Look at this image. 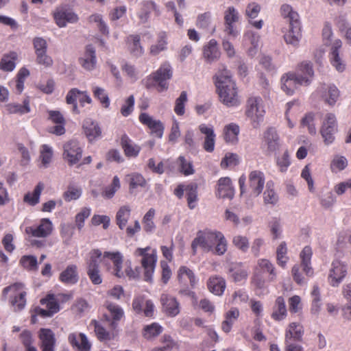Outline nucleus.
I'll use <instances>...</instances> for the list:
<instances>
[{
	"instance_id": "nucleus-41",
	"label": "nucleus",
	"mask_w": 351,
	"mask_h": 351,
	"mask_svg": "<svg viewBox=\"0 0 351 351\" xmlns=\"http://www.w3.org/2000/svg\"><path fill=\"white\" fill-rule=\"evenodd\" d=\"M128 49L130 53L135 57H140L144 53V49L140 43L138 35H130L126 38Z\"/></svg>"
},
{
	"instance_id": "nucleus-20",
	"label": "nucleus",
	"mask_w": 351,
	"mask_h": 351,
	"mask_svg": "<svg viewBox=\"0 0 351 351\" xmlns=\"http://www.w3.org/2000/svg\"><path fill=\"white\" fill-rule=\"evenodd\" d=\"M80 64L86 71H93L97 64L96 51L92 45H86L84 53L79 58Z\"/></svg>"
},
{
	"instance_id": "nucleus-48",
	"label": "nucleus",
	"mask_w": 351,
	"mask_h": 351,
	"mask_svg": "<svg viewBox=\"0 0 351 351\" xmlns=\"http://www.w3.org/2000/svg\"><path fill=\"white\" fill-rule=\"evenodd\" d=\"M103 254L100 250L94 249L92 250L88 255V258L86 259V268L87 269H94V268H99V263L101 262L103 263L102 261Z\"/></svg>"
},
{
	"instance_id": "nucleus-34",
	"label": "nucleus",
	"mask_w": 351,
	"mask_h": 351,
	"mask_svg": "<svg viewBox=\"0 0 351 351\" xmlns=\"http://www.w3.org/2000/svg\"><path fill=\"white\" fill-rule=\"evenodd\" d=\"M220 54L217 42L215 39L210 40L208 44L204 47L203 55L206 62L209 63L217 60Z\"/></svg>"
},
{
	"instance_id": "nucleus-29",
	"label": "nucleus",
	"mask_w": 351,
	"mask_h": 351,
	"mask_svg": "<svg viewBox=\"0 0 351 351\" xmlns=\"http://www.w3.org/2000/svg\"><path fill=\"white\" fill-rule=\"evenodd\" d=\"M59 280L65 285H75L79 280L77 267L69 265L60 274Z\"/></svg>"
},
{
	"instance_id": "nucleus-13",
	"label": "nucleus",
	"mask_w": 351,
	"mask_h": 351,
	"mask_svg": "<svg viewBox=\"0 0 351 351\" xmlns=\"http://www.w3.org/2000/svg\"><path fill=\"white\" fill-rule=\"evenodd\" d=\"M53 229L51 221L48 218H43L38 224L27 227L25 232L34 237L46 238L51 234Z\"/></svg>"
},
{
	"instance_id": "nucleus-59",
	"label": "nucleus",
	"mask_w": 351,
	"mask_h": 351,
	"mask_svg": "<svg viewBox=\"0 0 351 351\" xmlns=\"http://www.w3.org/2000/svg\"><path fill=\"white\" fill-rule=\"evenodd\" d=\"M287 244L285 241L281 242L277 247L276 250V258L278 264L285 268L289 260V257L287 256Z\"/></svg>"
},
{
	"instance_id": "nucleus-42",
	"label": "nucleus",
	"mask_w": 351,
	"mask_h": 351,
	"mask_svg": "<svg viewBox=\"0 0 351 351\" xmlns=\"http://www.w3.org/2000/svg\"><path fill=\"white\" fill-rule=\"evenodd\" d=\"M5 110L10 114H25L29 113L31 111L29 106V97L25 98L23 104L17 103H10L5 106Z\"/></svg>"
},
{
	"instance_id": "nucleus-28",
	"label": "nucleus",
	"mask_w": 351,
	"mask_h": 351,
	"mask_svg": "<svg viewBox=\"0 0 351 351\" xmlns=\"http://www.w3.org/2000/svg\"><path fill=\"white\" fill-rule=\"evenodd\" d=\"M54 19L60 27H65L67 23H75L77 16L73 12L64 8L58 9L54 13Z\"/></svg>"
},
{
	"instance_id": "nucleus-60",
	"label": "nucleus",
	"mask_w": 351,
	"mask_h": 351,
	"mask_svg": "<svg viewBox=\"0 0 351 351\" xmlns=\"http://www.w3.org/2000/svg\"><path fill=\"white\" fill-rule=\"evenodd\" d=\"M88 20L90 23L96 24L101 34L106 36L109 34V28L106 22L104 21L101 15L99 14H92L89 16Z\"/></svg>"
},
{
	"instance_id": "nucleus-52",
	"label": "nucleus",
	"mask_w": 351,
	"mask_h": 351,
	"mask_svg": "<svg viewBox=\"0 0 351 351\" xmlns=\"http://www.w3.org/2000/svg\"><path fill=\"white\" fill-rule=\"evenodd\" d=\"M185 191L187 198L188 206L191 209L196 206L197 201V186L195 183L188 184L185 187Z\"/></svg>"
},
{
	"instance_id": "nucleus-35",
	"label": "nucleus",
	"mask_w": 351,
	"mask_h": 351,
	"mask_svg": "<svg viewBox=\"0 0 351 351\" xmlns=\"http://www.w3.org/2000/svg\"><path fill=\"white\" fill-rule=\"evenodd\" d=\"M19 341L24 348V351H38L35 346V338L29 330H23L19 335Z\"/></svg>"
},
{
	"instance_id": "nucleus-31",
	"label": "nucleus",
	"mask_w": 351,
	"mask_h": 351,
	"mask_svg": "<svg viewBox=\"0 0 351 351\" xmlns=\"http://www.w3.org/2000/svg\"><path fill=\"white\" fill-rule=\"evenodd\" d=\"M243 39L245 45L250 44L251 45L247 49L248 55L252 57L255 56L259 46V34L252 30H247L243 35Z\"/></svg>"
},
{
	"instance_id": "nucleus-53",
	"label": "nucleus",
	"mask_w": 351,
	"mask_h": 351,
	"mask_svg": "<svg viewBox=\"0 0 351 351\" xmlns=\"http://www.w3.org/2000/svg\"><path fill=\"white\" fill-rule=\"evenodd\" d=\"M215 244L216 245H213V249L210 252L219 256L223 255L227 251L228 243L223 234L220 232H217Z\"/></svg>"
},
{
	"instance_id": "nucleus-43",
	"label": "nucleus",
	"mask_w": 351,
	"mask_h": 351,
	"mask_svg": "<svg viewBox=\"0 0 351 351\" xmlns=\"http://www.w3.org/2000/svg\"><path fill=\"white\" fill-rule=\"evenodd\" d=\"M121 143L127 156L136 157L138 155L141 147L134 144L127 135L125 134L121 137Z\"/></svg>"
},
{
	"instance_id": "nucleus-37",
	"label": "nucleus",
	"mask_w": 351,
	"mask_h": 351,
	"mask_svg": "<svg viewBox=\"0 0 351 351\" xmlns=\"http://www.w3.org/2000/svg\"><path fill=\"white\" fill-rule=\"evenodd\" d=\"M287 315V306L285 299L279 296L276 298L275 304L272 308L271 318L275 321H282Z\"/></svg>"
},
{
	"instance_id": "nucleus-15",
	"label": "nucleus",
	"mask_w": 351,
	"mask_h": 351,
	"mask_svg": "<svg viewBox=\"0 0 351 351\" xmlns=\"http://www.w3.org/2000/svg\"><path fill=\"white\" fill-rule=\"evenodd\" d=\"M248 178L250 197H258L262 193L264 188L265 182L264 173L258 170L252 171L250 173Z\"/></svg>"
},
{
	"instance_id": "nucleus-4",
	"label": "nucleus",
	"mask_w": 351,
	"mask_h": 351,
	"mask_svg": "<svg viewBox=\"0 0 351 351\" xmlns=\"http://www.w3.org/2000/svg\"><path fill=\"white\" fill-rule=\"evenodd\" d=\"M172 67L169 62H164L151 75L147 76L143 82L145 86L149 89L156 86L159 93L165 91L169 88L168 81L172 77Z\"/></svg>"
},
{
	"instance_id": "nucleus-23",
	"label": "nucleus",
	"mask_w": 351,
	"mask_h": 351,
	"mask_svg": "<svg viewBox=\"0 0 351 351\" xmlns=\"http://www.w3.org/2000/svg\"><path fill=\"white\" fill-rule=\"evenodd\" d=\"M110 269L112 274L119 278L128 276L130 279H135L139 277L138 270L137 269L136 270L132 269L130 261L119 264V265L114 268H110Z\"/></svg>"
},
{
	"instance_id": "nucleus-24",
	"label": "nucleus",
	"mask_w": 351,
	"mask_h": 351,
	"mask_svg": "<svg viewBox=\"0 0 351 351\" xmlns=\"http://www.w3.org/2000/svg\"><path fill=\"white\" fill-rule=\"evenodd\" d=\"M42 351H55L56 338L53 332L49 328H41L38 334Z\"/></svg>"
},
{
	"instance_id": "nucleus-2",
	"label": "nucleus",
	"mask_w": 351,
	"mask_h": 351,
	"mask_svg": "<svg viewBox=\"0 0 351 351\" xmlns=\"http://www.w3.org/2000/svg\"><path fill=\"white\" fill-rule=\"evenodd\" d=\"M215 86L220 101L228 107H235L240 104L235 82L230 72L226 69L219 71L215 75Z\"/></svg>"
},
{
	"instance_id": "nucleus-33",
	"label": "nucleus",
	"mask_w": 351,
	"mask_h": 351,
	"mask_svg": "<svg viewBox=\"0 0 351 351\" xmlns=\"http://www.w3.org/2000/svg\"><path fill=\"white\" fill-rule=\"evenodd\" d=\"M83 128L84 133L90 141L95 140L101 134V128L98 123L88 118L84 121Z\"/></svg>"
},
{
	"instance_id": "nucleus-6",
	"label": "nucleus",
	"mask_w": 351,
	"mask_h": 351,
	"mask_svg": "<svg viewBox=\"0 0 351 351\" xmlns=\"http://www.w3.org/2000/svg\"><path fill=\"white\" fill-rule=\"evenodd\" d=\"M245 114L253 128H258L263 121L265 114L262 98L259 96L249 97L246 102Z\"/></svg>"
},
{
	"instance_id": "nucleus-49",
	"label": "nucleus",
	"mask_w": 351,
	"mask_h": 351,
	"mask_svg": "<svg viewBox=\"0 0 351 351\" xmlns=\"http://www.w3.org/2000/svg\"><path fill=\"white\" fill-rule=\"evenodd\" d=\"M239 131V126L236 123H232L226 125L223 129L225 141L231 143L237 142Z\"/></svg>"
},
{
	"instance_id": "nucleus-14",
	"label": "nucleus",
	"mask_w": 351,
	"mask_h": 351,
	"mask_svg": "<svg viewBox=\"0 0 351 351\" xmlns=\"http://www.w3.org/2000/svg\"><path fill=\"white\" fill-rule=\"evenodd\" d=\"M341 46V40H335L332 44L328 56L331 65L339 73L343 72L346 68V62L339 54Z\"/></svg>"
},
{
	"instance_id": "nucleus-38",
	"label": "nucleus",
	"mask_w": 351,
	"mask_h": 351,
	"mask_svg": "<svg viewBox=\"0 0 351 351\" xmlns=\"http://www.w3.org/2000/svg\"><path fill=\"white\" fill-rule=\"evenodd\" d=\"M303 335L304 330L301 324L296 322L290 323L286 329L285 341H302Z\"/></svg>"
},
{
	"instance_id": "nucleus-22",
	"label": "nucleus",
	"mask_w": 351,
	"mask_h": 351,
	"mask_svg": "<svg viewBox=\"0 0 351 351\" xmlns=\"http://www.w3.org/2000/svg\"><path fill=\"white\" fill-rule=\"evenodd\" d=\"M228 274L235 282L245 281L248 276L247 269L241 262L230 263L228 266Z\"/></svg>"
},
{
	"instance_id": "nucleus-9",
	"label": "nucleus",
	"mask_w": 351,
	"mask_h": 351,
	"mask_svg": "<svg viewBox=\"0 0 351 351\" xmlns=\"http://www.w3.org/2000/svg\"><path fill=\"white\" fill-rule=\"evenodd\" d=\"M281 147V141L275 128L269 127L263 133L262 149L268 154L276 153Z\"/></svg>"
},
{
	"instance_id": "nucleus-63",
	"label": "nucleus",
	"mask_w": 351,
	"mask_h": 351,
	"mask_svg": "<svg viewBox=\"0 0 351 351\" xmlns=\"http://www.w3.org/2000/svg\"><path fill=\"white\" fill-rule=\"evenodd\" d=\"M252 284L258 294H261L267 290L266 280L256 271L252 278Z\"/></svg>"
},
{
	"instance_id": "nucleus-45",
	"label": "nucleus",
	"mask_w": 351,
	"mask_h": 351,
	"mask_svg": "<svg viewBox=\"0 0 351 351\" xmlns=\"http://www.w3.org/2000/svg\"><path fill=\"white\" fill-rule=\"evenodd\" d=\"M167 36L164 32L158 34L156 42L150 47V53L156 56L167 49Z\"/></svg>"
},
{
	"instance_id": "nucleus-50",
	"label": "nucleus",
	"mask_w": 351,
	"mask_h": 351,
	"mask_svg": "<svg viewBox=\"0 0 351 351\" xmlns=\"http://www.w3.org/2000/svg\"><path fill=\"white\" fill-rule=\"evenodd\" d=\"M264 202L266 204H276L278 201V197L274 190V183L268 181L266 184V189L263 193Z\"/></svg>"
},
{
	"instance_id": "nucleus-16",
	"label": "nucleus",
	"mask_w": 351,
	"mask_h": 351,
	"mask_svg": "<svg viewBox=\"0 0 351 351\" xmlns=\"http://www.w3.org/2000/svg\"><path fill=\"white\" fill-rule=\"evenodd\" d=\"M139 121L149 128L153 135L159 138L162 137L165 127L160 120L155 119L149 114L143 112L139 115Z\"/></svg>"
},
{
	"instance_id": "nucleus-55",
	"label": "nucleus",
	"mask_w": 351,
	"mask_h": 351,
	"mask_svg": "<svg viewBox=\"0 0 351 351\" xmlns=\"http://www.w3.org/2000/svg\"><path fill=\"white\" fill-rule=\"evenodd\" d=\"M53 152L51 147L48 145L44 144L40 147V159L43 167L47 168L49 167L51 162Z\"/></svg>"
},
{
	"instance_id": "nucleus-5",
	"label": "nucleus",
	"mask_w": 351,
	"mask_h": 351,
	"mask_svg": "<svg viewBox=\"0 0 351 351\" xmlns=\"http://www.w3.org/2000/svg\"><path fill=\"white\" fill-rule=\"evenodd\" d=\"M313 255L312 249L310 246H305L302 252H300V257L301 259V265H295L291 269V274L294 281L300 285L306 284V280L303 276L300 271L301 267H302L303 271L308 277L313 276V269L311 267V257Z\"/></svg>"
},
{
	"instance_id": "nucleus-17",
	"label": "nucleus",
	"mask_w": 351,
	"mask_h": 351,
	"mask_svg": "<svg viewBox=\"0 0 351 351\" xmlns=\"http://www.w3.org/2000/svg\"><path fill=\"white\" fill-rule=\"evenodd\" d=\"M162 311L169 317H176L180 313V303L177 299L169 294L162 293L160 296Z\"/></svg>"
},
{
	"instance_id": "nucleus-39",
	"label": "nucleus",
	"mask_w": 351,
	"mask_h": 351,
	"mask_svg": "<svg viewBox=\"0 0 351 351\" xmlns=\"http://www.w3.org/2000/svg\"><path fill=\"white\" fill-rule=\"evenodd\" d=\"M258 270L263 273H267L269 274L268 282H274L276 280L277 274L275 267L268 259L261 258L258 260L256 271H257Z\"/></svg>"
},
{
	"instance_id": "nucleus-58",
	"label": "nucleus",
	"mask_w": 351,
	"mask_h": 351,
	"mask_svg": "<svg viewBox=\"0 0 351 351\" xmlns=\"http://www.w3.org/2000/svg\"><path fill=\"white\" fill-rule=\"evenodd\" d=\"M42 304H45L47 308L54 315L60 310L58 301L53 294H48L45 298L40 300Z\"/></svg>"
},
{
	"instance_id": "nucleus-8",
	"label": "nucleus",
	"mask_w": 351,
	"mask_h": 351,
	"mask_svg": "<svg viewBox=\"0 0 351 351\" xmlns=\"http://www.w3.org/2000/svg\"><path fill=\"white\" fill-rule=\"evenodd\" d=\"M149 247L145 248H137L134 252L136 256H142L141 265L144 270V280L147 282H152L157 256L156 251L154 250L152 254H149Z\"/></svg>"
},
{
	"instance_id": "nucleus-40",
	"label": "nucleus",
	"mask_w": 351,
	"mask_h": 351,
	"mask_svg": "<svg viewBox=\"0 0 351 351\" xmlns=\"http://www.w3.org/2000/svg\"><path fill=\"white\" fill-rule=\"evenodd\" d=\"M239 311L238 308L232 307L224 314V320L221 323V329L228 333L232 330L233 324L239 317Z\"/></svg>"
},
{
	"instance_id": "nucleus-25",
	"label": "nucleus",
	"mask_w": 351,
	"mask_h": 351,
	"mask_svg": "<svg viewBox=\"0 0 351 351\" xmlns=\"http://www.w3.org/2000/svg\"><path fill=\"white\" fill-rule=\"evenodd\" d=\"M141 8L138 12V17L140 22L145 23L148 21L149 14L154 12L156 16H159L160 12L155 2L152 1H143L141 3Z\"/></svg>"
},
{
	"instance_id": "nucleus-26",
	"label": "nucleus",
	"mask_w": 351,
	"mask_h": 351,
	"mask_svg": "<svg viewBox=\"0 0 351 351\" xmlns=\"http://www.w3.org/2000/svg\"><path fill=\"white\" fill-rule=\"evenodd\" d=\"M320 92L322 99L330 106H335L340 95L339 89L333 84L322 86Z\"/></svg>"
},
{
	"instance_id": "nucleus-54",
	"label": "nucleus",
	"mask_w": 351,
	"mask_h": 351,
	"mask_svg": "<svg viewBox=\"0 0 351 351\" xmlns=\"http://www.w3.org/2000/svg\"><path fill=\"white\" fill-rule=\"evenodd\" d=\"M44 188L43 183H38L35 187L33 193H27L24 197V202L29 205L35 206L39 202L41 192Z\"/></svg>"
},
{
	"instance_id": "nucleus-21",
	"label": "nucleus",
	"mask_w": 351,
	"mask_h": 351,
	"mask_svg": "<svg viewBox=\"0 0 351 351\" xmlns=\"http://www.w3.org/2000/svg\"><path fill=\"white\" fill-rule=\"evenodd\" d=\"M199 130L202 134L205 135L203 148L207 152H213L215 149L216 138L213 126L202 123L199 125Z\"/></svg>"
},
{
	"instance_id": "nucleus-57",
	"label": "nucleus",
	"mask_w": 351,
	"mask_h": 351,
	"mask_svg": "<svg viewBox=\"0 0 351 351\" xmlns=\"http://www.w3.org/2000/svg\"><path fill=\"white\" fill-rule=\"evenodd\" d=\"M155 213L154 208H150L143 218L142 223L143 224L144 230L146 232H153L156 229V225L154 222Z\"/></svg>"
},
{
	"instance_id": "nucleus-56",
	"label": "nucleus",
	"mask_w": 351,
	"mask_h": 351,
	"mask_svg": "<svg viewBox=\"0 0 351 351\" xmlns=\"http://www.w3.org/2000/svg\"><path fill=\"white\" fill-rule=\"evenodd\" d=\"M280 12L284 18L288 19L289 24L300 23L298 12L293 11L290 5L283 4L280 8Z\"/></svg>"
},
{
	"instance_id": "nucleus-61",
	"label": "nucleus",
	"mask_w": 351,
	"mask_h": 351,
	"mask_svg": "<svg viewBox=\"0 0 351 351\" xmlns=\"http://www.w3.org/2000/svg\"><path fill=\"white\" fill-rule=\"evenodd\" d=\"M94 97L97 98L105 108L110 106V99L104 88L95 86L93 88Z\"/></svg>"
},
{
	"instance_id": "nucleus-32",
	"label": "nucleus",
	"mask_w": 351,
	"mask_h": 351,
	"mask_svg": "<svg viewBox=\"0 0 351 351\" xmlns=\"http://www.w3.org/2000/svg\"><path fill=\"white\" fill-rule=\"evenodd\" d=\"M207 286L208 290L215 295H221L226 289V284L223 278L218 276H213L209 278Z\"/></svg>"
},
{
	"instance_id": "nucleus-36",
	"label": "nucleus",
	"mask_w": 351,
	"mask_h": 351,
	"mask_svg": "<svg viewBox=\"0 0 351 351\" xmlns=\"http://www.w3.org/2000/svg\"><path fill=\"white\" fill-rule=\"evenodd\" d=\"M103 264L108 270L114 268L119 264L123 263V256L120 252H105L102 257Z\"/></svg>"
},
{
	"instance_id": "nucleus-3",
	"label": "nucleus",
	"mask_w": 351,
	"mask_h": 351,
	"mask_svg": "<svg viewBox=\"0 0 351 351\" xmlns=\"http://www.w3.org/2000/svg\"><path fill=\"white\" fill-rule=\"evenodd\" d=\"M2 295L7 297L14 312H21L27 304V289L21 282H14L3 288Z\"/></svg>"
},
{
	"instance_id": "nucleus-64",
	"label": "nucleus",
	"mask_w": 351,
	"mask_h": 351,
	"mask_svg": "<svg viewBox=\"0 0 351 351\" xmlns=\"http://www.w3.org/2000/svg\"><path fill=\"white\" fill-rule=\"evenodd\" d=\"M276 160L280 171L286 172L291 165L290 155L288 150H285L282 156H276Z\"/></svg>"
},
{
	"instance_id": "nucleus-62",
	"label": "nucleus",
	"mask_w": 351,
	"mask_h": 351,
	"mask_svg": "<svg viewBox=\"0 0 351 351\" xmlns=\"http://www.w3.org/2000/svg\"><path fill=\"white\" fill-rule=\"evenodd\" d=\"M162 332V327L158 323H152L144 328L143 336L147 339L154 338Z\"/></svg>"
},
{
	"instance_id": "nucleus-12",
	"label": "nucleus",
	"mask_w": 351,
	"mask_h": 351,
	"mask_svg": "<svg viewBox=\"0 0 351 351\" xmlns=\"http://www.w3.org/2000/svg\"><path fill=\"white\" fill-rule=\"evenodd\" d=\"M63 158L70 166L77 164L82 156V148L75 140L66 143L63 147Z\"/></svg>"
},
{
	"instance_id": "nucleus-27",
	"label": "nucleus",
	"mask_w": 351,
	"mask_h": 351,
	"mask_svg": "<svg viewBox=\"0 0 351 351\" xmlns=\"http://www.w3.org/2000/svg\"><path fill=\"white\" fill-rule=\"evenodd\" d=\"M301 25L300 22L293 24H289L288 32L284 35V38L287 44L291 45L294 47L299 45L301 39Z\"/></svg>"
},
{
	"instance_id": "nucleus-7",
	"label": "nucleus",
	"mask_w": 351,
	"mask_h": 351,
	"mask_svg": "<svg viewBox=\"0 0 351 351\" xmlns=\"http://www.w3.org/2000/svg\"><path fill=\"white\" fill-rule=\"evenodd\" d=\"M217 232L218 231L208 230L198 231L196 237L191 243L193 255L197 254L198 247H200L204 252H210L213 249V245H215Z\"/></svg>"
},
{
	"instance_id": "nucleus-51",
	"label": "nucleus",
	"mask_w": 351,
	"mask_h": 351,
	"mask_svg": "<svg viewBox=\"0 0 351 351\" xmlns=\"http://www.w3.org/2000/svg\"><path fill=\"white\" fill-rule=\"evenodd\" d=\"M178 278L180 282L185 283L189 280L190 285L193 287L196 282V277L191 269L186 266H182L178 271Z\"/></svg>"
},
{
	"instance_id": "nucleus-10",
	"label": "nucleus",
	"mask_w": 351,
	"mask_h": 351,
	"mask_svg": "<svg viewBox=\"0 0 351 351\" xmlns=\"http://www.w3.org/2000/svg\"><path fill=\"white\" fill-rule=\"evenodd\" d=\"M348 274V265L339 260H334L329 269L328 281L332 287H338Z\"/></svg>"
},
{
	"instance_id": "nucleus-1",
	"label": "nucleus",
	"mask_w": 351,
	"mask_h": 351,
	"mask_svg": "<svg viewBox=\"0 0 351 351\" xmlns=\"http://www.w3.org/2000/svg\"><path fill=\"white\" fill-rule=\"evenodd\" d=\"M313 77L312 63L304 61L298 65L295 72H289L282 76L281 88L287 95H292L299 86H308Z\"/></svg>"
},
{
	"instance_id": "nucleus-30",
	"label": "nucleus",
	"mask_w": 351,
	"mask_h": 351,
	"mask_svg": "<svg viewBox=\"0 0 351 351\" xmlns=\"http://www.w3.org/2000/svg\"><path fill=\"white\" fill-rule=\"evenodd\" d=\"M29 75L27 69L23 67L17 73L14 79L9 82V86L17 94H21L24 89V83L26 77Z\"/></svg>"
},
{
	"instance_id": "nucleus-19",
	"label": "nucleus",
	"mask_w": 351,
	"mask_h": 351,
	"mask_svg": "<svg viewBox=\"0 0 351 351\" xmlns=\"http://www.w3.org/2000/svg\"><path fill=\"white\" fill-rule=\"evenodd\" d=\"M68 341L73 349L80 351H89L91 343L86 335L82 332H71L68 335Z\"/></svg>"
},
{
	"instance_id": "nucleus-18",
	"label": "nucleus",
	"mask_w": 351,
	"mask_h": 351,
	"mask_svg": "<svg viewBox=\"0 0 351 351\" xmlns=\"http://www.w3.org/2000/svg\"><path fill=\"white\" fill-rule=\"evenodd\" d=\"M216 195L219 198L232 199L234 196V188L229 177H223L218 180Z\"/></svg>"
},
{
	"instance_id": "nucleus-46",
	"label": "nucleus",
	"mask_w": 351,
	"mask_h": 351,
	"mask_svg": "<svg viewBox=\"0 0 351 351\" xmlns=\"http://www.w3.org/2000/svg\"><path fill=\"white\" fill-rule=\"evenodd\" d=\"M131 215V208L128 205L122 206L118 210L116 214L117 224L121 230H123L130 219Z\"/></svg>"
},
{
	"instance_id": "nucleus-47",
	"label": "nucleus",
	"mask_w": 351,
	"mask_h": 351,
	"mask_svg": "<svg viewBox=\"0 0 351 351\" xmlns=\"http://www.w3.org/2000/svg\"><path fill=\"white\" fill-rule=\"evenodd\" d=\"M17 54L15 52H11L4 55L0 61V69L10 72L12 71L16 65Z\"/></svg>"
},
{
	"instance_id": "nucleus-11",
	"label": "nucleus",
	"mask_w": 351,
	"mask_h": 351,
	"mask_svg": "<svg viewBox=\"0 0 351 351\" xmlns=\"http://www.w3.org/2000/svg\"><path fill=\"white\" fill-rule=\"evenodd\" d=\"M337 132V123L335 115L332 113L326 114L322 121L320 133L326 145L331 144L335 140Z\"/></svg>"
},
{
	"instance_id": "nucleus-44",
	"label": "nucleus",
	"mask_w": 351,
	"mask_h": 351,
	"mask_svg": "<svg viewBox=\"0 0 351 351\" xmlns=\"http://www.w3.org/2000/svg\"><path fill=\"white\" fill-rule=\"evenodd\" d=\"M335 24L343 34L348 43L351 44V25L348 22L346 15H339L335 19Z\"/></svg>"
}]
</instances>
